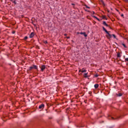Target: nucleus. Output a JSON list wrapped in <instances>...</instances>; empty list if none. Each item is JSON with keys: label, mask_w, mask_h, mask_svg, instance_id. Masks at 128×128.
Listing matches in <instances>:
<instances>
[{"label": "nucleus", "mask_w": 128, "mask_h": 128, "mask_svg": "<svg viewBox=\"0 0 128 128\" xmlns=\"http://www.w3.org/2000/svg\"><path fill=\"white\" fill-rule=\"evenodd\" d=\"M102 28L103 30H104V32H105L108 35H106V36L108 38H112V34L108 33V30H106V28H104V27H102Z\"/></svg>", "instance_id": "f257e3e1"}, {"label": "nucleus", "mask_w": 128, "mask_h": 128, "mask_svg": "<svg viewBox=\"0 0 128 128\" xmlns=\"http://www.w3.org/2000/svg\"><path fill=\"white\" fill-rule=\"evenodd\" d=\"M34 68V70H38V66L36 65H33L32 66H30L29 68V70H32Z\"/></svg>", "instance_id": "f03ea898"}, {"label": "nucleus", "mask_w": 128, "mask_h": 128, "mask_svg": "<svg viewBox=\"0 0 128 128\" xmlns=\"http://www.w3.org/2000/svg\"><path fill=\"white\" fill-rule=\"evenodd\" d=\"M38 108H40V110H42V109L44 108V104H41L39 106Z\"/></svg>", "instance_id": "7ed1b4c3"}, {"label": "nucleus", "mask_w": 128, "mask_h": 128, "mask_svg": "<svg viewBox=\"0 0 128 128\" xmlns=\"http://www.w3.org/2000/svg\"><path fill=\"white\" fill-rule=\"evenodd\" d=\"M77 34H83L84 36H85V38H86V36H88V34H86V32H78Z\"/></svg>", "instance_id": "20e7f679"}, {"label": "nucleus", "mask_w": 128, "mask_h": 128, "mask_svg": "<svg viewBox=\"0 0 128 128\" xmlns=\"http://www.w3.org/2000/svg\"><path fill=\"white\" fill-rule=\"evenodd\" d=\"M42 72H44L46 70V66L44 65H42L40 67Z\"/></svg>", "instance_id": "39448f33"}, {"label": "nucleus", "mask_w": 128, "mask_h": 128, "mask_svg": "<svg viewBox=\"0 0 128 128\" xmlns=\"http://www.w3.org/2000/svg\"><path fill=\"white\" fill-rule=\"evenodd\" d=\"M33 36H34V32H32L30 35V38H32Z\"/></svg>", "instance_id": "423d86ee"}, {"label": "nucleus", "mask_w": 128, "mask_h": 128, "mask_svg": "<svg viewBox=\"0 0 128 128\" xmlns=\"http://www.w3.org/2000/svg\"><path fill=\"white\" fill-rule=\"evenodd\" d=\"M104 26H108V24H106V22L105 21H104L103 22H102Z\"/></svg>", "instance_id": "0eeeda50"}, {"label": "nucleus", "mask_w": 128, "mask_h": 128, "mask_svg": "<svg viewBox=\"0 0 128 128\" xmlns=\"http://www.w3.org/2000/svg\"><path fill=\"white\" fill-rule=\"evenodd\" d=\"M108 120H114V117L112 116H108Z\"/></svg>", "instance_id": "6e6552de"}, {"label": "nucleus", "mask_w": 128, "mask_h": 128, "mask_svg": "<svg viewBox=\"0 0 128 128\" xmlns=\"http://www.w3.org/2000/svg\"><path fill=\"white\" fill-rule=\"evenodd\" d=\"M94 87L95 88H98V84H95L94 85Z\"/></svg>", "instance_id": "1a4fd4ad"}, {"label": "nucleus", "mask_w": 128, "mask_h": 128, "mask_svg": "<svg viewBox=\"0 0 128 128\" xmlns=\"http://www.w3.org/2000/svg\"><path fill=\"white\" fill-rule=\"evenodd\" d=\"M117 96H122V93H118V94H116Z\"/></svg>", "instance_id": "9d476101"}, {"label": "nucleus", "mask_w": 128, "mask_h": 128, "mask_svg": "<svg viewBox=\"0 0 128 128\" xmlns=\"http://www.w3.org/2000/svg\"><path fill=\"white\" fill-rule=\"evenodd\" d=\"M117 56H118V58H120L122 56H120V53H118Z\"/></svg>", "instance_id": "9b49d317"}, {"label": "nucleus", "mask_w": 128, "mask_h": 128, "mask_svg": "<svg viewBox=\"0 0 128 128\" xmlns=\"http://www.w3.org/2000/svg\"><path fill=\"white\" fill-rule=\"evenodd\" d=\"M102 4L104 6H106V4H104V1H102Z\"/></svg>", "instance_id": "f8f14e48"}, {"label": "nucleus", "mask_w": 128, "mask_h": 128, "mask_svg": "<svg viewBox=\"0 0 128 128\" xmlns=\"http://www.w3.org/2000/svg\"><path fill=\"white\" fill-rule=\"evenodd\" d=\"M111 36H112H112H113L114 38H116V35L112 34H111Z\"/></svg>", "instance_id": "ddd939ff"}, {"label": "nucleus", "mask_w": 128, "mask_h": 128, "mask_svg": "<svg viewBox=\"0 0 128 128\" xmlns=\"http://www.w3.org/2000/svg\"><path fill=\"white\" fill-rule=\"evenodd\" d=\"M84 78H88V73H85L84 74Z\"/></svg>", "instance_id": "4468645a"}, {"label": "nucleus", "mask_w": 128, "mask_h": 128, "mask_svg": "<svg viewBox=\"0 0 128 128\" xmlns=\"http://www.w3.org/2000/svg\"><path fill=\"white\" fill-rule=\"evenodd\" d=\"M11 2H13V4H16V0H11Z\"/></svg>", "instance_id": "2eb2a0df"}, {"label": "nucleus", "mask_w": 128, "mask_h": 128, "mask_svg": "<svg viewBox=\"0 0 128 128\" xmlns=\"http://www.w3.org/2000/svg\"><path fill=\"white\" fill-rule=\"evenodd\" d=\"M71 4H72V6H74L73 8H76V7L74 6H75L76 4H72V3Z\"/></svg>", "instance_id": "dca6fc26"}, {"label": "nucleus", "mask_w": 128, "mask_h": 128, "mask_svg": "<svg viewBox=\"0 0 128 128\" xmlns=\"http://www.w3.org/2000/svg\"><path fill=\"white\" fill-rule=\"evenodd\" d=\"M93 18H96V20H100L96 16H92Z\"/></svg>", "instance_id": "f3484780"}, {"label": "nucleus", "mask_w": 128, "mask_h": 128, "mask_svg": "<svg viewBox=\"0 0 128 128\" xmlns=\"http://www.w3.org/2000/svg\"><path fill=\"white\" fill-rule=\"evenodd\" d=\"M81 72H86V70H82Z\"/></svg>", "instance_id": "a211bd4d"}, {"label": "nucleus", "mask_w": 128, "mask_h": 128, "mask_svg": "<svg viewBox=\"0 0 128 128\" xmlns=\"http://www.w3.org/2000/svg\"><path fill=\"white\" fill-rule=\"evenodd\" d=\"M122 45L124 46V48H126V44H122Z\"/></svg>", "instance_id": "6ab92c4d"}, {"label": "nucleus", "mask_w": 128, "mask_h": 128, "mask_svg": "<svg viewBox=\"0 0 128 128\" xmlns=\"http://www.w3.org/2000/svg\"><path fill=\"white\" fill-rule=\"evenodd\" d=\"M28 38L27 36H25V37L24 38V40H28Z\"/></svg>", "instance_id": "aec40b11"}, {"label": "nucleus", "mask_w": 128, "mask_h": 128, "mask_svg": "<svg viewBox=\"0 0 128 128\" xmlns=\"http://www.w3.org/2000/svg\"><path fill=\"white\" fill-rule=\"evenodd\" d=\"M84 6H85L86 8H90L88 7V6H86V5H84Z\"/></svg>", "instance_id": "412c9836"}, {"label": "nucleus", "mask_w": 128, "mask_h": 128, "mask_svg": "<svg viewBox=\"0 0 128 128\" xmlns=\"http://www.w3.org/2000/svg\"><path fill=\"white\" fill-rule=\"evenodd\" d=\"M116 118H122V116Z\"/></svg>", "instance_id": "4be33fe9"}, {"label": "nucleus", "mask_w": 128, "mask_h": 128, "mask_svg": "<svg viewBox=\"0 0 128 128\" xmlns=\"http://www.w3.org/2000/svg\"><path fill=\"white\" fill-rule=\"evenodd\" d=\"M92 14H94V12L92 11V12H91Z\"/></svg>", "instance_id": "5701e85b"}, {"label": "nucleus", "mask_w": 128, "mask_h": 128, "mask_svg": "<svg viewBox=\"0 0 128 128\" xmlns=\"http://www.w3.org/2000/svg\"><path fill=\"white\" fill-rule=\"evenodd\" d=\"M125 60H126V62H128V58H126Z\"/></svg>", "instance_id": "b1692460"}, {"label": "nucleus", "mask_w": 128, "mask_h": 128, "mask_svg": "<svg viewBox=\"0 0 128 128\" xmlns=\"http://www.w3.org/2000/svg\"><path fill=\"white\" fill-rule=\"evenodd\" d=\"M64 36H68V34H64Z\"/></svg>", "instance_id": "393cba45"}, {"label": "nucleus", "mask_w": 128, "mask_h": 128, "mask_svg": "<svg viewBox=\"0 0 128 128\" xmlns=\"http://www.w3.org/2000/svg\"><path fill=\"white\" fill-rule=\"evenodd\" d=\"M66 38H68H68H70V36H67V37H66Z\"/></svg>", "instance_id": "a878e982"}, {"label": "nucleus", "mask_w": 128, "mask_h": 128, "mask_svg": "<svg viewBox=\"0 0 128 128\" xmlns=\"http://www.w3.org/2000/svg\"><path fill=\"white\" fill-rule=\"evenodd\" d=\"M103 18H106V16H103Z\"/></svg>", "instance_id": "bb28decb"}, {"label": "nucleus", "mask_w": 128, "mask_h": 128, "mask_svg": "<svg viewBox=\"0 0 128 128\" xmlns=\"http://www.w3.org/2000/svg\"><path fill=\"white\" fill-rule=\"evenodd\" d=\"M121 16H124V14H122Z\"/></svg>", "instance_id": "cd10ccee"}, {"label": "nucleus", "mask_w": 128, "mask_h": 128, "mask_svg": "<svg viewBox=\"0 0 128 128\" xmlns=\"http://www.w3.org/2000/svg\"><path fill=\"white\" fill-rule=\"evenodd\" d=\"M98 76L96 75V78H98Z\"/></svg>", "instance_id": "c85d7f7f"}, {"label": "nucleus", "mask_w": 128, "mask_h": 128, "mask_svg": "<svg viewBox=\"0 0 128 128\" xmlns=\"http://www.w3.org/2000/svg\"><path fill=\"white\" fill-rule=\"evenodd\" d=\"M45 44H48V42H45Z\"/></svg>", "instance_id": "c756f323"}, {"label": "nucleus", "mask_w": 128, "mask_h": 128, "mask_svg": "<svg viewBox=\"0 0 128 128\" xmlns=\"http://www.w3.org/2000/svg\"><path fill=\"white\" fill-rule=\"evenodd\" d=\"M14 32H12V34H14Z\"/></svg>", "instance_id": "7c9ffc66"}, {"label": "nucleus", "mask_w": 128, "mask_h": 128, "mask_svg": "<svg viewBox=\"0 0 128 128\" xmlns=\"http://www.w3.org/2000/svg\"><path fill=\"white\" fill-rule=\"evenodd\" d=\"M108 12H110V10H108Z\"/></svg>", "instance_id": "2f4dec72"}, {"label": "nucleus", "mask_w": 128, "mask_h": 128, "mask_svg": "<svg viewBox=\"0 0 128 128\" xmlns=\"http://www.w3.org/2000/svg\"><path fill=\"white\" fill-rule=\"evenodd\" d=\"M87 12H90L89 10L87 11Z\"/></svg>", "instance_id": "473e14b6"}, {"label": "nucleus", "mask_w": 128, "mask_h": 128, "mask_svg": "<svg viewBox=\"0 0 128 128\" xmlns=\"http://www.w3.org/2000/svg\"><path fill=\"white\" fill-rule=\"evenodd\" d=\"M109 28H110V27H109Z\"/></svg>", "instance_id": "72a5a7b5"}]
</instances>
